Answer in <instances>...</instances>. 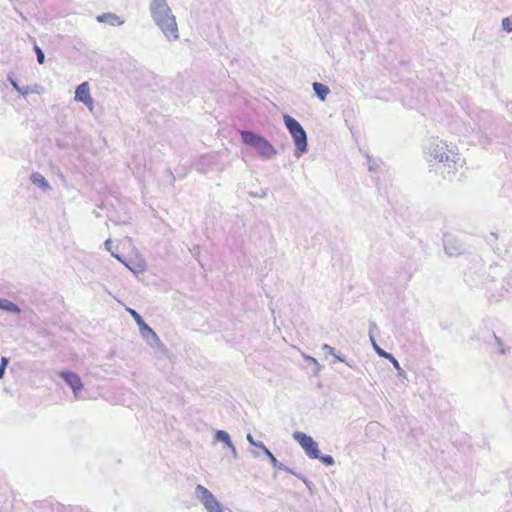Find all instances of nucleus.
Segmentation results:
<instances>
[{
	"label": "nucleus",
	"instance_id": "33",
	"mask_svg": "<svg viewBox=\"0 0 512 512\" xmlns=\"http://www.w3.org/2000/svg\"><path fill=\"white\" fill-rule=\"evenodd\" d=\"M123 264H124V265L129 269V270H131V271H133V272H134V269L130 266V264L126 263L125 261H124V263H123Z\"/></svg>",
	"mask_w": 512,
	"mask_h": 512
},
{
	"label": "nucleus",
	"instance_id": "22",
	"mask_svg": "<svg viewBox=\"0 0 512 512\" xmlns=\"http://www.w3.org/2000/svg\"><path fill=\"white\" fill-rule=\"evenodd\" d=\"M502 29L508 33L512 32V15L502 19Z\"/></svg>",
	"mask_w": 512,
	"mask_h": 512
},
{
	"label": "nucleus",
	"instance_id": "20",
	"mask_svg": "<svg viewBox=\"0 0 512 512\" xmlns=\"http://www.w3.org/2000/svg\"><path fill=\"white\" fill-rule=\"evenodd\" d=\"M371 343H372V346L375 350V352L380 356V357H388L387 355L389 354L388 352L384 351L382 348H380V345H377L375 339H374V336H371Z\"/></svg>",
	"mask_w": 512,
	"mask_h": 512
},
{
	"label": "nucleus",
	"instance_id": "14",
	"mask_svg": "<svg viewBox=\"0 0 512 512\" xmlns=\"http://www.w3.org/2000/svg\"><path fill=\"white\" fill-rule=\"evenodd\" d=\"M10 84L12 85V87L18 92L20 93L21 95L23 96H27L28 94L30 93H36L37 92V85H34V86H27L25 87V89H21V87L17 84L16 81L14 80H10Z\"/></svg>",
	"mask_w": 512,
	"mask_h": 512
},
{
	"label": "nucleus",
	"instance_id": "1",
	"mask_svg": "<svg viewBox=\"0 0 512 512\" xmlns=\"http://www.w3.org/2000/svg\"><path fill=\"white\" fill-rule=\"evenodd\" d=\"M151 18L154 24L161 30L168 42L177 41L180 32L172 9L167 0H151L149 4Z\"/></svg>",
	"mask_w": 512,
	"mask_h": 512
},
{
	"label": "nucleus",
	"instance_id": "29",
	"mask_svg": "<svg viewBox=\"0 0 512 512\" xmlns=\"http://www.w3.org/2000/svg\"><path fill=\"white\" fill-rule=\"evenodd\" d=\"M8 358L7 357H2L1 358V364H0V367H3L4 369H6V366L8 365Z\"/></svg>",
	"mask_w": 512,
	"mask_h": 512
},
{
	"label": "nucleus",
	"instance_id": "8",
	"mask_svg": "<svg viewBox=\"0 0 512 512\" xmlns=\"http://www.w3.org/2000/svg\"><path fill=\"white\" fill-rule=\"evenodd\" d=\"M60 377L65 380V382L71 387L73 390L75 398L79 397V393L83 388L82 381L80 377L73 372L63 371L60 373Z\"/></svg>",
	"mask_w": 512,
	"mask_h": 512
},
{
	"label": "nucleus",
	"instance_id": "3",
	"mask_svg": "<svg viewBox=\"0 0 512 512\" xmlns=\"http://www.w3.org/2000/svg\"><path fill=\"white\" fill-rule=\"evenodd\" d=\"M283 120L295 143L294 155L299 158L307 151V134L301 124L290 115H284Z\"/></svg>",
	"mask_w": 512,
	"mask_h": 512
},
{
	"label": "nucleus",
	"instance_id": "6",
	"mask_svg": "<svg viewBox=\"0 0 512 512\" xmlns=\"http://www.w3.org/2000/svg\"><path fill=\"white\" fill-rule=\"evenodd\" d=\"M74 100L86 105L90 111L93 110V99L88 82H83L76 88Z\"/></svg>",
	"mask_w": 512,
	"mask_h": 512
},
{
	"label": "nucleus",
	"instance_id": "12",
	"mask_svg": "<svg viewBox=\"0 0 512 512\" xmlns=\"http://www.w3.org/2000/svg\"><path fill=\"white\" fill-rule=\"evenodd\" d=\"M97 21L102 22V23H108L112 26H115V25L119 26V25L123 24V21L120 20V18L117 15L112 14V13H104V14L98 16Z\"/></svg>",
	"mask_w": 512,
	"mask_h": 512
},
{
	"label": "nucleus",
	"instance_id": "9",
	"mask_svg": "<svg viewBox=\"0 0 512 512\" xmlns=\"http://www.w3.org/2000/svg\"><path fill=\"white\" fill-rule=\"evenodd\" d=\"M255 149L257 150L258 155L264 159H272L276 155L275 148L264 137L255 147Z\"/></svg>",
	"mask_w": 512,
	"mask_h": 512
},
{
	"label": "nucleus",
	"instance_id": "25",
	"mask_svg": "<svg viewBox=\"0 0 512 512\" xmlns=\"http://www.w3.org/2000/svg\"><path fill=\"white\" fill-rule=\"evenodd\" d=\"M34 49H35V52H36V55H37V61L39 64H43L44 61H45V55H44V52L42 51V49L40 47H38L37 45L34 46Z\"/></svg>",
	"mask_w": 512,
	"mask_h": 512
},
{
	"label": "nucleus",
	"instance_id": "19",
	"mask_svg": "<svg viewBox=\"0 0 512 512\" xmlns=\"http://www.w3.org/2000/svg\"><path fill=\"white\" fill-rule=\"evenodd\" d=\"M105 248L111 253V255L116 258L121 263H124V259L112 249V240L109 238L105 241Z\"/></svg>",
	"mask_w": 512,
	"mask_h": 512
},
{
	"label": "nucleus",
	"instance_id": "10",
	"mask_svg": "<svg viewBox=\"0 0 512 512\" xmlns=\"http://www.w3.org/2000/svg\"><path fill=\"white\" fill-rule=\"evenodd\" d=\"M240 135H241L242 141L246 145L253 147V148H255L258 145V143L261 141V139L263 138L261 135L255 134L251 131H241Z\"/></svg>",
	"mask_w": 512,
	"mask_h": 512
},
{
	"label": "nucleus",
	"instance_id": "18",
	"mask_svg": "<svg viewBox=\"0 0 512 512\" xmlns=\"http://www.w3.org/2000/svg\"><path fill=\"white\" fill-rule=\"evenodd\" d=\"M387 356L388 357H385V358L388 359L392 363L393 367H395V369L397 370V375L399 377H406V373L401 368L398 360L392 354H390V353Z\"/></svg>",
	"mask_w": 512,
	"mask_h": 512
},
{
	"label": "nucleus",
	"instance_id": "27",
	"mask_svg": "<svg viewBox=\"0 0 512 512\" xmlns=\"http://www.w3.org/2000/svg\"><path fill=\"white\" fill-rule=\"evenodd\" d=\"M228 448L230 449L231 453H232V456L234 459H238V452H237V449L236 447L234 446V444L232 443L231 445L228 446Z\"/></svg>",
	"mask_w": 512,
	"mask_h": 512
},
{
	"label": "nucleus",
	"instance_id": "21",
	"mask_svg": "<svg viewBox=\"0 0 512 512\" xmlns=\"http://www.w3.org/2000/svg\"><path fill=\"white\" fill-rule=\"evenodd\" d=\"M322 350L325 351L329 355H333L337 361L344 362V359L342 357H340V356H337L335 354V349L333 347H331L330 345L323 344L322 345Z\"/></svg>",
	"mask_w": 512,
	"mask_h": 512
},
{
	"label": "nucleus",
	"instance_id": "17",
	"mask_svg": "<svg viewBox=\"0 0 512 512\" xmlns=\"http://www.w3.org/2000/svg\"><path fill=\"white\" fill-rule=\"evenodd\" d=\"M215 440L225 443L227 445V447L232 444L230 435L226 431H223V430L216 431Z\"/></svg>",
	"mask_w": 512,
	"mask_h": 512
},
{
	"label": "nucleus",
	"instance_id": "16",
	"mask_svg": "<svg viewBox=\"0 0 512 512\" xmlns=\"http://www.w3.org/2000/svg\"><path fill=\"white\" fill-rule=\"evenodd\" d=\"M1 310L7 311L10 313H14V314H19L21 312V309L18 305H16L15 303H13L7 299L3 300Z\"/></svg>",
	"mask_w": 512,
	"mask_h": 512
},
{
	"label": "nucleus",
	"instance_id": "11",
	"mask_svg": "<svg viewBox=\"0 0 512 512\" xmlns=\"http://www.w3.org/2000/svg\"><path fill=\"white\" fill-rule=\"evenodd\" d=\"M30 179H31V182L34 185L40 187L44 191H47V190L51 189V186L49 185V183L45 179V177L42 174L38 173V172L32 173L31 176H30Z\"/></svg>",
	"mask_w": 512,
	"mask_h": 512
},
{
	"label": "nucleus",
	"instance_id": "13",
	"mask_svg": "<svg viewBox=\"0 0 512 512\" xmlns=\"http://www.w3.org/2000/svg\"><path fill=\"white\" fill-rule=\"evenodd\" d=\"M312 88L316 94V96L321 100V101H325L328 94L330 93V89L322 84V83H319V82H314L312 84Z\"/></svg>",
	"mask_w": 512,
	"mask_h": 512
},
{
	"label": "nucleus",
	"instance_id": "4",
	"mask_svg": "<svg viewBox=\"0 0 512 512\" xmlns=\"http://www.w3.org/2000/svg\"><path fill=\"white\" fill-rule=\"evenodd\" d=\"M127 311L130 313V315L133 317V319L137 323L139 332H140L142 338L146 341V343L148 345L156 348L159 352L165 353L166 346L160 340L159 336L155 333V331L145 323V321L140 316V314L131 308H128Z\"/></svg>",
	"mask_w": 512,
	"mask_h": 512
},
{
	"label": "nucleus",
	"instance_id": "24",
	"mask_svg": "<svg viewBox=\"0 0 512 512\" xmlns=\"http://www.w3.org/2000/svg\"><path fill=\"white\" fill-rule=\"evenodd\" d=\"M317 459H319V460H320L323 464H325L326 466H332V465H334V463H335V461H334L333 457H332V456H330V455H324V456H322V455H320V454H319V457H318Z\"/></svg>",
	"mask_w": 512,
	"mask_h": 512
},
{
	"label": "nucleus",
	"instance_id": "34",
	"mask_svg": "<svg viewBox=\"0 0 512 512\" xmlns=\"http://www.w3.org/2000/svg\"><path fill=\"white\" fill-rule=\"evenodd\" d=\"M266 195H267L266 191H262L261 193H259V197H265Z\"/></svg>",
	"mask_w": 512,
	"mask_h": 512
},
{
	"label": "nucleus",
	"instance_id": "31",
	"mask_svg": "<svg viewBox=\"0 0 512 512\" xmlns=\"http://www.w3.org/2000/svg\"><path fill=\"white\" fill-rule=\"evenodd\" d=\"M247 441H248L251 445H254V444H255V442H256V441L254 440V438L252 437V435H251V434H248V435H247Z\"/></svg>",
	"mask_w": 512,
	"mask_h": 512
},
{
	"label": "nucleus",
	"instance_id": "23",
	"mask_svg": "<svg viewBox=\"0 0 512 512\" xmlns=\"http://www.w3.org/2000/svg\"><path fill=\"white\" fill-rule=\"evenodd\" d=\"M303 357H304V359H305L308 363H310V364L314 365V367H315L314 372H315L316 374L320 372V370H321V366H320L319 362H318L315 358H313V357H311V356H309V355H306V354H303Z\"/></svg>",
	"mask_w": 512,
	"mask_h": 512
},
{
	"label": "nucleus",
	"instance_id": "32",
	"mask_svg": "<svg viewBox=\"0 0 512 512\" xmlns=\"http://www.w3.org/2000/svg\"><path fill=\"white\" fill-rule=\"evenodd\" d=\"M4 374H5V369L3 367H0V379L3 378Z\"/></svg>",
	"mask_w": 512,
	"mask_h": 512
},
{
	"label": "nucleus",
	"instance_id": "5",
	"mask_svg": "<svg viewBox=\"0 0 512 512\" xmlns=\"http://www.w3.org/2000/svg\"><path fill=\"white\" fill-rule=\"evenodd\" d=\"M293 438L300 444L309 458L314 459L319 457L318 444L312 437L303 432L296 431L293 433Z\"/></svg>",
	"mask_w": 512,
	"mask_h": 512
},
{
	"label": "nucleus",
	"instance_id": "2",
	"mask_svg": "<svg viewBox=\"0 0 512 512\" xmlns=\"http://www.w3.org/2000/svg\"><path fill=\"white\" fill-rule=\"evenodd\" d=\"M427 158L429 162H435L440 167L447 169V174H454L458 167H461L463 160L456 151L455 146L447 144L443 140H432L427 148Z\"/></svg>",
	"mask_w": 512,
	"mask_h": 512
},
{
	"label": "nucleus",
	"instance_id": "7",
	"mask_svg": "<svg viewBox=\"0 0 512 512\" xmlns=\"http://www.w3.org/2000/svg\"><path fill=\"white\" fill-rule=\"evenodd\" d=\"M443 241L444 249L446 253L450 256H458L465 251L462 242L453 235L445 234Z\"/></svg>",
	"mask_w": 512,
	"mask_h": 512
},
{
	"label": "nucleus",
	"instance_id": "35",
	"mask_svg": "<svg viewBox=\"0 0 512 512\" xmlns=\"http://www.w3.org/2000/svg\"><path fill=\"white\" fill-rule=\"evenodd\" d=\"M4 299H0V309H2V303Z\"/></svg>",
	"mask_w": 512,
	"mask_h": 512
},
{
	"label": "nucleus",
	"instance_id": "30",
	"mask_svg": "<svg viewBox=\"0 0 512 512\" xmlns=\"http://www.w3.org/2000/svg\"><path fill=\"white\" fill-rule=\"evenodd\" d=\"M376 329V324L375 323H370V326H369V337L371 338V336H373V331Z\"/></svg>",
	"mask_w": 512,
	"mask_h": 512
},
{
	"label": "nucleus",
	"instance_id": "15",
	"mask_svg": "<svg viewBox=\"0 0 512 512\" xmlns=\"http://www.w3.org/2000/svg\"><path fill=\"white\" fill-rule=\"evenodd\" d=\"M266 456L269 458L271 464L279 469V470H283V471H286V472H290L292 473V471L287 467L285 466L284 464H282L281 462H279L276 457L271 453L270 450H266Z\"/></svg>",
	"mask_w": 512,
	"mask_h": 512
},
{
	"label": "nucleus",
	"instance_id": "28",
	"mask_svg": "<svg viewBox=\"0 0 512 512\" xmlns=\"http://www.w3.org/2000/svg\"><path fill=\"white\" fill-rule=\"evenodd\" d=\"M495 340L497 341V344H498V347H499V352L501 354H505V350L503 348V345H502V342L500 341V339L495 336Z\"/></svg>",
	"mask_w": 512,
	"mask_h": 512
},
{
	"label": "nucleus",
	"instance_id": "26",
	"mask_svg": "<svg viewBox=\"0 0 512 512\" xmlns=\"http://www.w3.org/2000/svg\"><path fill=\"white\" fill-rule=\"evenodd\" d=\"M253 446H255V447H257V448H260V449L264 452V454H265V455H266V450H269V449L264 445V443H263V442H261V441H256V442H255V444H254Z\"/></svg>",
	"mask_w": 512,
	"mask_h": 512
}]
</instances>
